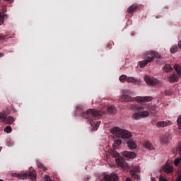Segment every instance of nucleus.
Returning <instances> with one entry per match:
<instances>
[{
    "label": "nucleus",
    "mask_w": 181,
    "mask_h": 181,
    "mask_svg": "<svg viewBox=\"0 0 181 181\" xmlns=\"http://www.w3.org/2000/svg\"><path fill=\"white\" fill-rule=\"evenodd\" d=\"M122 95L119 98V101L131 103L132 101H137V103H149L152 101V97L151 96H137L132 98L129 95H134V92L129 90H124L122 93Z\"/></svg>",
    "instance_id": "f257e3e1"
},
{
    "label": "nucleus",
    "mask_w": 181,
    "mask_h": 181,
    "mask_svg": "<svg viewBox=\"0 0 181 181\" xmlns=\"http://www.w3.org/2000/svg\"><path fill=\"white\" fill-rule=\"evenodd\" d=\"M144 60L139 62V67L144 69L148 64L152 63L155 59H160V55L156 51H148L144 54Z\"/></svg>",
    "instance_id": "f03ea898"
},
{
    "label": "nucleus",
    "mask_w": 181,
    "mask_h": 181,
    "mask_svg": "<svg viewBox=\"0 0 181 181\" xmlns=\"http://www.w3.org/2000/svg\"><path fill=\"white\" fill-rule=\"evenodd\" d=\"M101 115H103V112L94 109H89L86 112H82L81 113L82 118L88 119V122L90 125H94V124H95V122H94V118H98V117H101Z\"/></svg>",
    "instance_id": "7ed1b4c3"
},
{
    "label": "nucleus",
    "mask_w": 181,
    "mask_h": 181,
    "mask_svg": "<svg viewBox=\"0 0 181 181\" xmlns=\"http://www.w3.org/2000/svg\"><path fill=\"white\" fill-rule=\"evenodd\" d=\"M131 110H133V111H137V112H135L133 114L132 117L134 119H141V118H144V117H149V112L148 111H142V110H145V105H136L133 104L130 105ZM139 111H142L140 112Z\"/></svg>",
    "instance_id": "20e7f679"
},
{
    "label": "nucleus",
    "mask_w": 181,
    "mask_h": 181,
    "mask_svg": "<svg viewBox=\"0 0 181 181\" xmlns=\"http://www.w3.org/2000/svg\"><path fill=\"white\" fill-rule=\"evenodd\" d=\"M111 133L117 138H122V139H129V138H132V133H131V132L122 129L119 127H113L111 129Z\"/></svg>",
    "instance_id": "39448f33"
},
{
    "label": "nucleus",
    "mask_w": 181,
    "mask_h": 181,
    "mask_svg": "<svg viewBox=\"0 0 181 181\" xmlns=\"http://www.w3.org/2000/svg\"><path fill=\"white\" fill-rule=\"evenodd\" d=\"M11 176H13V177H17L18 179H22L23 180V179H26V177H30L32 181H36V171H35L33 168L30 169L28 173L23 174L14 173H12Z\"/></svg>",
    "instance_id": "423d86ee"
},
{
    "label": "nucleus",
    "mask_w": 181,
    "mask_h": 181,
    "mask_svg": "<svg viewBox=\"0 0 181 181\" xmlns=\"http://www.w3.org/2000/svg\"><path fill=\"white\" fill-rule=\"evenodd\" d=\"M110 155L112 156V158H117L115 159V161L119 168H122V169H124V170H129V168L128 167V165H127V163L124 161L122 159L119 158V153L117 152L116 151H112L110 152Z\"/></svg>",
    "instance_id": "0eeeda50"
},
{
    "label": "nucleus",
    "mask_w": 181,
    "mask_h": 181,
    "mask_svg": "<svg viewBox=\"0 0 181 181\" xmlns=\"http://www.w3.org/2000/svg\"><path fill=\"white\" fill-rule=\"evenodd\" d=\"M144 81L148 84V86H160V81H159L158 78L149 76L148 75H146L144 77Z\"/></svg>",
    "instance_id": "6e6552de"
},
{
    "label": "nucleus",
    "mask_w": 181,
    "mask_h": 181,
    "mask_svg": "<svg viewBox=\"0 0 181 181\" xmlns=\"http://www.w3.org/2000/svg\"><path fill=\"white\" fill-rule=\"evenodd\" d=\"M0 119L1 122H4V124H7L8 125L13 124V121H15L13 117L11 116L6 117V113L4 112L0 113Z\"/></svg>",
    "instance_id": "1a4fd4ad"
},
{
    "label": "nucleus",
    "mask_w": 181,
    "mask_h": 181,
    "mask_svg": "<svg viewBox=\"0 0 181 181\" xmlns=\"http://www.w3.org/2000/svg\"><path fill=\"white\" fill-rule=\"evenodd\" d=\"M129 173L130 176H132L133 179L139 180V175H138V173H141V168L139 166H135L133 168V169L130 170Z\"/></svg>",
    "instance_id": "9d476101"
},
{
    "label": "nucleus",
    "mask_w": 181,
    "mask_h": 181,
    "mask_svg": "<svg viewBox=\"0 0 181 181\" xmlns=\"http://www.w3.org/2000/svg\"><path fill=\"white\" fill-rule=\"evenodd\" d=\"M118 175L117 174H104L103 175V181H117Z\"/></svg>",
    "instance_id": "9b49d317"
},
{
    "label": "nucleus",
    "mask_w": 181,
    "mask_h": 181,
    "mask_svg": "<svg viewBox=\"0 0 181 181\" xmlns=\"http://www.w3.org/2000/svg\"><path fill=\"white\" fill-rule=\"evenodd\" d=\"M122 155L123 156H124V158H127L128 159H134L136 158V154L131 151H123Z\"/></svg>",
    "instance_id": "f8f14e48"
},
{
    "label": "nucleus",
    "mask_w": 181,
    "mask_h": 181,
    "mask_svg": "<svg viewBox=\"0 0 181 181\" xmlns=\"http://www.w3.org/2000/svg\"><path fill=\"white\" fill-rule=\"evenodd\" d=\"M140 8H141V6L138 4H133L127 8V13H134V12L136 11L137 9H139Z\"/></svg>",
    "instance_id": "ddd939ff"
},
{
    "label": "nucleus",
    "mask_w": 181,
    "mask_h": 181,
    "mask_svg": "<svg viewBox=\"0 0 181 181\" xmlns=\"http://www.w3.org/2000/svg\"><path fill=\"white\" fill-rule=\"evenodd\" d=\"M168 125H172V122L170 121H161L156 124V127H158V128H163L165 127H168Z\"/></svg>",
    "instance_id": "4468645a"
},
{
    "label": "nucleus",
    "mask_w": 181,
    "mask_h": 181,
    "mask_svg": "<svg viewBox=\"0 0 181 181\" xmlns=\"http://www.w3.org/2000/svg\"><path fill=\"white\" fill-rule=\"evenodd\" d=\"M163 172H165V173H172L173 172V166L170 165L169 163H166L165 165L163 168Z\"/></svg>",
    "instance_id": "2eb2a0df"
},
{
    "label": "nucleus",
    "mask_w": 181,
    "mask_h": 181,
    "mask_svg": "<svg viewBox=\"0 0 181 181\" xmlns=\"http://www.w3.org/2000/svg\"><path fill=\"white\" fill-rule=\"evenodd\" d=\"M127 146L128 148H129V149H136V143L132 140V139H129V141H127Z\"/></svg>",
    "instance_id": "dca6fc26"
},
{
    "label": "nucleus",
    "mask_w": 181,
    "mask_h": 181,
    "mask_svg": "<svg viewBox=\"0 0 181 181\" xmlns=\"http://www.w3.org/2000/svg\"><path fill=\"white\" fill-rule=\"evenodd\" d=\"M127 83H132V84H134V86H139V81L136 80L134 77H127Z\"/></svg>",
    "instance_id": "f3484780"
},
{
    "label": "nucleus",
    "mask_w": 181,
    "mask_h": 181,
    "mask_svg": "<svg viewBox=\"0 0 181 181\" xmlns=\"http://www.w3.org/2000/svg\"><path fill=\"white\" fill-rule=\"evenodd\" d=\"M163 70L165 73H170V72L173 71V68L172 66H170V64H166L163 66Z\"/></svg>",
    "instance_id": "a211bd4d"
},
{
    "label": "nucleus",
    "mask_w": 181,
    "mask_h": 181,
    "mask_svg": "<svg viewBox=\"0 0 181 181\" xmlns=\"http://www.w3.org/2000/svg\"><path fill=\"white\" fill-rule=\"evenodd\" d=\"M144 146L146 148V149H148V151H153L155 148H153V146L149 141H146L144 143Z\"/></svg>",
    "instance_id": "6ab92c4d"
},
{
    "label": "nucleus",
    "mask_w": 181,
    "mask_h": 181,
    "mask_svg": "<svg viewBox=\"0 0 181 181\" xmlns=\"http://www.w3.org/2000/svg\"><path fill=\"white\" fill-rule=\"evenodd\" d=\"M169 135L165 134L161 138V144H164V145H168L169 144Z\"/></svg>",
    "instance_id": "aec40b11"
},
{
    "label": "nucleus",
    "mask_w": 181,
    "mask_h": 181,
    "mask_svg": "<svg viewBox=\"0 0 181 181\" xmlns=\"http://www.w3.org/2000/svg\"><path fill=\"white\" fill-rule=\"evenodd\" d=\"M122 144V141L119 139L115 140L112 144V146L115 149H118V146Z\"/></svg>",
    "instance_id": "412c9836"
},
{
    "label": "nucleus",
    "mask_w": 181,
    "mask_h": 181,
    "mask_svg": "<svg viewBox=\"0 0 181 181\" xmlns=\"http://www.w3.org/2000/svg\"><path fill=\"white\" fill-rule=\"evenodd\" d=\"M170 82V83H175V81H177L179 80V78L177 77V75L176 74H173L170 78H169Z\"/></svg>",
    "instance_id": "4be33fe9"
},
{
    "label": "nucleus",
    "mask_w": 181,
    "mask_h": 181,
    "mask_svg": "<svg viewBox=\"0 0 181 181\" xmlns=\"http://www.w3.org/2000/svg\"><path fill=\"white\" fill-rule=\"evenodd\" d=\"M37 168H39V169H42L43 170V172H46V170H47V168L46 167H45V165L43 164H42V163H40V162L37 163Z\"/></svg>",
    "instance_id": "5701e85b"
},
{
    "label": "nucleus",
    "mask_w": 181,
    "mask_h": 181,
    "mask_svg": "<svg viewBox=\"0 0 181 181\" xmlns=\"http://www.w3.org/2000/svg\"><path fill=\"white\" fill-rule=\"evenodd\" d=\"M170 50V53L175 54L177 52V50H179V47L177 45H173V47H171Z\"/></svg>",
    "instance_id": "b1692460"
},
{
    "label": "nucleus",
    "mask_w": 181,
    "mask_h": 181,
    "mask_svg": "<svg viewBox=\"0 0 181 181\" xmlns=\"http://www.w3.org/2000/svg\"><path fill=\"white\" fill-rule=\"evenodd\" d=\"M174 69L175 70V71H177L178 76H181L180 66H179V65H175V66H174Z\"/></svg>",
    "instance_id": "393cba45"
},
{
    "label": "nucleus",
    "mask_w": 181,
    "mask_h": 181,
    "mask_svg": "<svg viewBox=\"0 0 181 181\" xmlns=\"http://www.w3.org/2000/svg\"><path fill=\"white\" fill-rule=\"evenodd\" d=\"M127 79L128 77L127 76V75H122L119 77V81H121V83H125V81H127Z\"/></svg>",
    "instance_id": "a878e982"
},
{
    "label": "nucleus",
    "mask_w": 181,
    "mask_h": 181,
    "mask_svg": "<svg viewBox=\"0 0 181 181\" xmlns=\"http://www.w3.org/2000/svg\"><path fill=\"white\" fill-rule=\"evenodd\" d=\"M4 132H6L7 134H11L12 132V127H11V126H6L4 128Z\"/></svg>",
    "instance_id": "bb28decb"
},
{
    "label": "nucleus",
    "mask_w": 181,
    "mask_h": 181,
    "mask_svg": "<svg viewBox=\"0 0 181 181\" xmlns=\"http://www.w3.org/2000/svg\"><path fill=\"white\" fill-rule=\"evenodd\" d=\"M107 111L108 112H110V114H114V112H115V107L114 106H110L107 108Z\"/></svg>",
    "instance_id": "cd10ccee"
},
{
    "label": "nucleus",
    "mask_w": 181,
    "mask_h": 181,
    "mask_svg": "<svg viewBox=\"0 0 181 181\" xmlns=\"http://www.w3.org/2000/svg\"><path fill=\"white\" fill-rule=\"evenodd\" d=\"M4 19H5V15H2V13L0 11V25H4Z\"/></svg>",
    "instance_id": "c85d7f7f"
},
{
    "label": "nucleus",
    "mask_w": 181,
    "mask_h": 181,
    "mask_svg": "<svg viewBox=\"0 0 181 181\" xmlns=\"http://www.w3.org/2000/svg\"><path fill=\"white\" fill-rule=\"evenodd\" d=\"M177 124L178 126V129H181V116H180L177 119Z\"/></svg>",
    "instance_id": "c756f323"
},
{
    "label": "nucleus",
    "mask_w": 181,
    "mask_h": 181,
    "mask_svg": "<svg viewBox=\"0 0 181 181\" xmlns=\"http://www.w3.org/2000/svg\"><path fill=\"white\" fill-rule=\"evenodd\" d=\"M165 95H172V91L167 90L165 91Z\"/></svg>",
    "instance_id": "7c9ffc66"
},
{
    "label": "nucleus",
    "mask_w": 181,
    "mask_h": 181,
    "mask_svg": "<svg viewBox=\"0 0 181 181\" xmlns=\"http://www.w3.org/2000/svg\"><path fill=\"white\" fill-rule=\"evenodd\" d=\"M5 39H6V35L0 34V40H5Z\"/></svg>",
    "instance_id": "2f4dec72"
},
{
    "label": "nucleus",
    "mask_w": 181,
    "mask_h": 181,
    "mask_svg": "<svg viewBox=\"0 0 181 181\" xmlns=\"http://www.w3.org/2000/svg\"><path fill=\"white\" fill-rule=\"evenodd\" d=\"M159 181H168L166 178H164L163 176L160 175L159 177Z\"/></svg>",
    "instance_id": "473e14b6"
},
{
    "label": "nucleus",
    "mask_w": 181,
    "mask_h": 181,
    "mask_svg": "<svg viewBox=\"0 0 181 181\" xmlns=\"http://www.w3.org/2000/svg\"><path fill=\"white\" fill-rule=\"evenodd\" d=\"M100 124H101V122H97V123H95V127L96 129H97V128H98L100 127Z\"/></svg>",
    "instance_id": "72a5a7b5"
},
{
    "label": "nucleus",
    "mask_w": 181,
    "mask_h": 181,
    "mask_svg": "<svg viewBox=\"0 0 181 181\" xmlns=\"http://www.w3.org/2000/svg\"><path fill=\"white\" fill-rule=\"evenodd\" d=\"M6 2H9L10 4H12L13 2V0H4Z\"/></svg>",
    "instance_id": "f704fd0d"
},
{
    "label": "nucleus",
    "mask_w": 181,
    "mask_h": 181,
    "mask_svg": "<svg viewBox=\"0 0 181 181\" xmlns=\"http://www.w3.org/2000/svg\"><path fill=\"white\" fill-rule=\"evenodd\" d=\"M5 56V54L0 52V57H4Z\"/></svg>",
    "instance_id": "c9c22d12"
},
{
    "label": "nucleus",
    "mask_w": 181,
    "mask_h": 181,
    "mask_svg": "<svg viewBox=\"0 0 181 181\" xmlns=\"http://www.w3.org/2000/svg\"><path fill=\"white\" fill-rule=\"evenodd\" d=\"M156 18V19H159V18H162V16H157Z\"/></svg>",
    "instance_id": "e433bc0d"
},
{
    "label": "nucleus",
    "mask_w": 181,
    "mask_h": 181,
    "mask_svg": "<svg viewBox=\"0 0 181 181\" xmlns=\"http://www.w3.org/2000/svg\"><path fill=\"white\" fill-rule=\"evenodd\" d=\"M131 35L132 36H135V33H132Z\"/></svg>",
    "instance_id": "4c0bfd02"
},
{
    "label": "nucleus",
    "mask_w": 181,
    "mask_h": 181,
    "mask_svg": "<svg viewBox=\"0 0 181 181\" xmlns=\"http://www.w3.org/2000/svg\"><path fill=\"white\" fill-rule=\"evenodd\" d=\"M151 181H156V180H155V178H153V177H151Z\"/></svg>",
    "instance_id": "58836bf2"
},
{
    "label": "nucleus",
    "mask_w": 181,
    "mask_h": 181,
    "mask_svg": "<svg viewBox=\"0 0 181 181\" xmlns=\"http://www.w3.org/2000/svg\"><path fill=\"white\" fill-rule=\"evenodd\" d=\"M126 181H131V179L127 178V179H126Z\"/></svg>",
    "instance_id": "ea45409f"
},
{
    "label": "nucleus",
    "mask_w": 181,
    "mask_h": 181,
    "mask_svg": "<svg viewBox=\"0 0 181 181\" xmlns=\"http://www.w3.org/2000/svg\"><path fill=\"white\" fill-rule=\"evenodd\" d=\"M110 46H111V45H110V44H107V47H110Z\"/></svg>",
    "instance_id": "a19ab883"
},
{
    "label": "nucleus",
    "mask_w": 181,
    "mask_h": 181,
    "mask_svg": "<svg viewBox=\"0 0 181 181\" xmlns=\"http://www.w3.org/2000/svg\"><path fill=\"white\" fill-rule=\"evenodd\" d=\"M2 149V148L0 147V151Z\"/></svg>",
    "instance_id": "79ce46f5"
},
{
    "label": "nucleus",
    "mask_w": 181,
    "mask_h": 181,
    "mask_svg": "<svg viewBox=\"0 0 181 181\" xmlns=\"http://www.w3.org/2000/svg\"><path fill=\"white\" fill-rule=\"evenodd\" d=\"M0 181H3L2 180H0Z\"/></svg>",
    "instance_id": "37998d69"
}]
</instances>
